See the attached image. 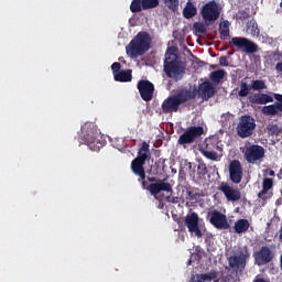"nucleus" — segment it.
<instances>
[{
    "mask_svg": "<svg viewBox=\"0 0 282 282\" xmlns=\"http://www.w3.org/2000/svg\"><path fill=\"white\" fill-rule=\"evenodd\" d=\"M149 160H151V149L149 143L143 141L141 148L138 150L137 158L131 162V171L139 177L138 182H140L141 188L149 191L153 197H158L162 191L173 195V186H171V183H166L164 180L154 176H147L144 165Z\"/></svg>",
    "mask_w": 282,
    "mask_h": 282,
    "instance_id": "nucleus-1",
    "label": "nucleus"
},
{
    "mask_svg": "<svg viewBox=\"0 0 282 282\" xmlns=\"http://www.w3.org/2000/svg\"><path fill=\"white\" fill-rule=\"evenodd\" d=\"M163 72L167 78H172L175 83L182 80L184 74H186L185 68L182 66V61H180V57L175 54L173 47H170L165 53Z\"/></svg>",
    "mask_w": 282,
    "mask_h": 282,
    "instance_id": "nucleus-2",
    "label": "nucleus"
},
{
    "mask_svg": "<svg viewBox=\"0 0 282 282\" xmlns=\"http://www.w3.org/2000/svg\"><path fill=\"white\" fill-rule=\"evenodd\" d=\"M151 34L148 32H139L126 46V53L130 58H138L139 56H144L149 50H151Z\"/></svg>",
    "mask_w": 282,
    "mask_h": 282,
    "instance_id": "nucleus-3",
    "label": "nucleus"
},
{
    "mask_svg": "<svg viewBox=\"0 0 282 282\" xmlns=\"http://www.w3.org/2000/svg\"><path fill=\"white\" fill-rule=\"evenodd\" d=\"M195 91L191 89H185L178 91L176 95L169 96L161 105L163 113H177L180 106L188 100L195 99Z\"/></svg>",
    "mask_w": 282,
    "mask_h": 282,
    "instance_id": "nucleus-4",
    "label": "nucleus"
},
{
    "mask_svg": "<svg viewBox=\"0 0 282 282\" xmlns=\"http://www.w3.org/2000/svg\"><path fill=\"white\" fill-rule=\"evenodd\" d=\"M82 133L78 137L79 144H86L90 151H100L102 143L98 139V130L93 123H85L82 129Z\"/></svg>",
    "mask_w": 282,
    "mask_h": 282,
    "instance_id": "nucleus-5",
    "label": "nucleus"
},
{
    "mask_svg": "<svg viewBox=\"0 0 282 282\" xmlns=\"http://www.w3.org/2000/svg\"><path fill=\"white\" fill-rule=\"evenodd\" d=\"M200 17L205 21V25H213L221 17V7L212 0L200 8Z\"/></svg>",
    "mask_w": 282,
    "mask_h": 282,
    "instance_id": "nucleus-6",
    "label": "nucleus"
},
{
    "mask_svg": "<svg viewBox=\"0 0 282 282\" xmlns=\"http://www.w3.org/2000/svg\"><path fill=\"white\" fill-rule=\"evenodd\" d=\"M203 135L204 127L191 126L178 137L177 144L186 149L187 144H195Z\"/></svg>",
    "mask_w": 282,
    "mask_h": 282,
    "instance_id": "nucleus-7",
    "label": "nucleus"
},
{
    "mask_svg": "<svg viewBox=\"0 0 282 282\" xmlns=\"http://www.w3.org/2000/svg\"><path fill=\"white\" fill-rule=\"evenodd\" d=\"M254 129H257V122L248 115L242 116L236 127L237 135L242 139L250 138Z\"/></svg>",
    "mask_w": 282,
    "mask_h": 282,
    "instance_id": "nucleus-8",
    "label": "nucleus"
},
{
    "mask_svg": "<svg viewBox=\"0 0 282 282\" xmlns=\"http://www.w3.org/2000/svg\"><path fill=\"white\" fill-rule=\"evenodd\" d=\"M229 45L230 47H238V50H242L247 54H257L259 52V45L248 37H232L229 41Z\"/></svg>",
    "mask_w": 282,
    "mask_h": 282,
    "instance_id": "nucleus-9",
    "label": "nucleus"
},
{
    "mask_svg": "<svg viewBox=\"0 0 282 282\" xmlns=\"http://www.w3.org/2000/svg\"><path fill=\"white\" fill-rule=\"evenodd\" d=\"M184 226H186L188 232L194 235V237H197V239H202L204 237V234L199 228V215L197 213H188L184 218Z\"/></svg>",
    "mask_w": 282,
    "mask_h": 282,
    "instance_id": "nucleus-10",
    "label": "nucleus"
},
{
    "mask_svg": "<svg viewBox=\"0 0 282 282\" xmlns=\"http://www.w3.org/2000/svg\"><path fill=\"white\" fill-rule=\"evenodd\" d=\"M250 257L248 248L241 249L238 256L229 257V267L237 272H243L246 270V261Z\"/></svg>",
    "mask_w": 282,
    "mask_h": 282,
    "instance_id": "nucleus-11",
    "label": "nucleus"
},
{
    "mask_svg": "<svg viewBox=\"0 0 282 282\" xmlns=\"http://www.w3.org/2000/svg\"><path fill=\"white\" fill-rule=\"evenodd\" d=\"M137 87L144 102H151V100H153V94L155 91V85H153V83L149 79H140Z\"/></svg>",
    "mask_w": 282,
    "mask_h": 282,
    "instance_id": "nucleus-12",
    "label": "nucleus"
},
{
    "mask_svg": "<svg viewBox=\"0 0 282 282\" xmlns=\"http://www.w3.org/2000/svg\"><path fill=\"white\" fill-rule=\"evenodd\" d=\"M208 216L210 217L209 224H212L214 228H217L218 230H228V228H230L228 218L221 212L214 209L208 214Z\"/></svg>",
    "mask_w": 282,
    "mask_h": 282,
    "instance_id": "nucleus-13",
    "label": "nucleus"
},
{
    "mask_svg": "<svg viewBox=\"0 0 282 282\" xmlns=\"http://www.w3.org/2000/svg\"><path fill=\"white\" fill-rule=\"evenodd\" d=\"M263 158H265V149L263 147L253 144L246 149L245 159L248 164H254V162H259Z\"/></svg>",
    "mask_w": 282,
    "mask_h": 282,
    "instance_id": "nucleus-14",
    "label": "nucleus"
},
{
    "mask_svg": "<svg viewBox=\"0 0 282 282\" xmlns=\"http://www.w3.org/2000/svg\"><path fill=\"white\" fill-rule=\"evenodd\" d=\"M257 265H268L274 259V251L268 246H263L259 251L253 253Z\"/></svg>",
    "mask_w": 282,
    "mask_h": 282,
    "instance_id": "nucleus-15",
    "label": "nucleus"
},
{
    "mask_svg": "<svg viewBox=\"0 0 282 282\" xmlns=\"http://www.w3.org/2000/svg\"><path fill=\"white\" fill-rule=\"evenodd\" d=\"M229 180L232 184H241V180H243V166L240 160H232L229 163Z\"/></svg>",
    "mask_w": 282,
    "mask_h": 282,
    "instance_id": "nucleus-16",
    "label": "nucleus"
},
{
    "mask_svg": "<svg viewBox=\"0 0 282 282\" xmlns=\"http://www.w3.org/2000/svg\"><path fill=\"white\" fill-rule=\"evenodd\" d=\"M160 6V0H132L130 11L134 14L142 12V10H153Z\"/></svg>",
    "mask_w": 282,
    "mask_h": 282,
    "instance_id": "nucleus-17",
    "label": "nucleus"
},
{
    "mask_svg": "<svg viewBox=\"0 0 282 282\" xmlns=\"http://www.w3.org/2000/svg\"><path fill=\"white\" fill-rule=\"evenodd\" d=\"M219 191L225 195L227 202H239L241 199V191L230 186L228 183H223Z\"/></svg>",
    "mask_w": 282,
    "mask_h": 282,
    "instance_id": "nucleus-18",
    "label": "nucleus"
},
{
    "mask_svg": "<svg viewBox=\"0 0 282 282\" xmlns=\"http://www.w3.org/2000/svg\"><path fill=\"white\" fill-rule=\"evenodd\" d=\"M275 102L273 105L264 106L262 112L265 116H276L279 111L282 113V95L274 94Z\"/></svg>",
    "mask_w": 282,
    "mask_h": 282,
    "instance_id": "nucleus-19",
    "label": "nucleus"
},
{
    "mask_svg": "<svg viewBox=\"0 0 282 282\" xmlns=\"http://www.w3.org/2000/svg\"><path fill=\"white\" fill-rule=\"evenodd\" d=\"M198 94L202 96V98L208 100L215 96V86H213L210 82H204L198 87Z\"/></svg>",
    "mask_w": 282,
    "mask_h": 282,
    "instance_id": "nucleus-20",
    "label": "nucleus"
},
{
    "mask_svg": "<svg viewBox=\"0 0 282 282\" xmlns=\"http://www.w3.org/2000/svg\"><path fill=\"white\" fill-rule=\"evenodd\" d=\"M192 282H219L217 279V271L212 270L208 273L196 274L192 276Z\"/></svg>",
    "mask_w": 282,
    "mask_h": 282,
    "instance_id": "nucleus-21",
    "label": "nucleus"
},
{
    "mask_svg": "<svg viewBox=\"0 0 282 282\" xmlns=\"http://www.w3.org/2000/svg\"><path fill=\"white\" fill-rule=\"evenodd\" d=\"M250 102L252 105H268V102H274V97L268 94L258 93L250 97Z\"/></svg>",
    "mask_w": 282,
    "mask_h": 282,
    "instance_id": "nucleus-22",
    "label": "nucleus"
},
{
    "mask_svg": "<svg viewBox=\"0 0 282 282\" xmlns=\"http://www.w3.org/2000/svg\"><path fill=\"white\" fill-rule=\"evenodd\" d=\"M250 229V221L246 218L238 219L234 225V232L236 235H243L247 230Z\"/></svg>",
    "mask_w": 282,
    "mask_h": 282,
    "instance_id": "nucleus-23",
    "label": "nucleus"
},
{
    "mask_svg": "<svg viewBox=\"0 0 282 282\" xmlns=\"http://www.w3.org/2000/svg\"><path fill=\"white\" fill-rule=\"evenodd\" d=\"M247 34H250L252 39H258V36L261 34V30H259V24L257 23V20L252 19L247 23Z\"/></svg>",
    "mask_w": 282,
    "mask_h": 282,
    "instance_id": "nucleus-24",
    "label": "nucleus"
},
{
    "mask_svg": "<svg viewBox=\"0 0 282 282\" xmlns=\"http://www.w3.org/2000/svg\"><path fill=\"white\" fill-rule=\"evenodd\" d=\"M184 19H193V17H197V7L188 0L183 9Z\"/></svg>",
    "mask_w": 282,
    "mask_h": 282,
    "instance_id": "nucleus-25",
    "label": "nucleus"
},
{
    "mask_svg": "<svg viewBox=\"0 0 282 282\" xmlns=\"http://www.w3.org/2000/svg\"><path fill=\"white\" fill-rule=\"evenodd\" d=\"M113 78L117 83H131V80L133 79L132 70H121L117 73Z\"/></svg>",
    "mask_w": 282,
    "mask_h": 282,
    "instance_id": "nucleus-26",
    "label": "nucleus"
},
{
    "mask_svg": "<svg viewBox=\"0 0 282 282\" xmlns=\"http://www.w3.org/2000/svg\"><path fill=\"white\" fill-rule=\"evenodd\" d=\"M219 34L221 41H227L230 37V22L228 20L219 24Z\"/></svg>",
    "mask_w": 282,
    "mask_h": 282,
    "instance_id": "nucleus-27",
    "label": "nucleus"
},
{
    "mask_svg": "<svg viewBox=\"0 0 282 282\" xmlns=\"http://www.w3.org/2000/svg\"><path fill=\"white\" fill-rule=\"evenodd\" d=\"M274 186V181L272 178H264L262 182V191L258 194L260 199H265V195H268V191H270Z\"/></svg>",
    "mask_w": 282,
    "mask_h": 282,
    "instance_id": "nucleus-28",
    "label": "nucleus"
},
{
    "mask_svg": "<svg viewBox=\"0 0 282 282\" xmlns=\"http://www.w3.org/2000/svg\"><path fill=\"white\" fill-rule=\"evenodd\" d=\"M250 86L253 91H263V89H268V85H265L263 79H253Z\"/></svg>",
    "mask_w": 282,
    "mask_h": 282,
    "instance_id": "nucleus-29",
    "label": "nucleus"
},
{
    "mask_svg": "<svg viewBox=\"0 0 282 282\" xmlns=\"http://www.w3.org/2000/svg\"><path fill=\"white\" fill-rule=\"evenodd\" d=\"M224 76H226V70L224 69L214 70L210 73V80L213 83H221V80H224Z\"/></svg>",
    "mask_w": 282,
    "mask_h": 282,
    "instance_id": "nucleus-30",
    "label": "nucleus"
},
{
    "mask_svg": "<svg viewBox=\"0 0 282 282\" xmlns=\"http://www.w3.org/2000/svg\"><path fill=\"white\" fill-rule=\"evenodd\" d=\"M251 89H252V87L250 85H248V83L241 82L240 83V90L238 91V96L240 98H247V96L250 95Z\"/></svg>",
    "mask_w": 282,
    "mask_h": 282,
    "instance_id": "nucleus-31",
    "label": "nucleus"
},
{
    "mask_svg": "<svg viewBox=\"0 0 282 282\" xmlns=\"http://www.w3.org/2000/svg\"><path fill=\"white\" fill-rule=\"evenodd\" d=\"M163 3L171 12H177L180 10V0H163Z\"/></svg>",
    "mask_w": 282,
    "mask_h": 282,
    "instance_id": "nucleus-32",
    "label": "nucleus"
},
{
    "mask_svg": "<svg viewBox=\"0 0 282 282\" xmlns=\"http://www.w3.org/2000/svg\"><path fill=\"white\" fill-rule=\"evenodd\" d=\"M206 175H208V166H206V163L200 162L197 165V176L198 180H206Z\"/></svg>",
    "mask_w": 282,
    "mask_h": 282,
    "instance_id": "nucleus-33",
    "label": "nucleus"
},
{
    "mask_svg": "<svg viewBox=\"0 0 282 282\" xmlns=\"http://www.w3.org/2000/svg\"><path fill=\"white\" fill-rule=\"evenodd\" d=\"M200 153L202 155H204V158H207V160H213V162H219V154H217V152L200 149Z\"/></svg>",
    "mask_w": 282,
    "mask_h": 282,
    "instance_id": "nucleus-34",
    "label": "nucleus"
},
{
    "mask_svg": "<svg viewBox=\"0 0 282 282\" xmlns=\"http://www.w3.org/2000/svg\"><path fill=\"white\" fill-rule=\"evenodd\" d=\"M193 32L194 34H206V32H208V29L206 28V24L202 22H195L193 24Z\"/></svg>",
    "mask_w": 282,
    "mask_h": 282,
    "instance_id": "nucleus-35",
    "label": "nucleus"
},
{
    "mask_svg": "<svg viewBox=\"0 0 282 282\" xmlns=\"http://www.w3.org/2000/svg\"><path fill=\"white\" fill-rule=\"evenodd\" d=\"M267 131L269 135H279L282 131L281 127L279 124L269 123L267 126Z\"/></svg>",
    "mask_w": 282,
    "mask_h": 282,
    "instance_id": "nucleus-36",
    "label": "nucleus"
},
{
    "mask_svg": "<svg viewBox=\"0 0 282 282\" xmlns=\"http://www.w3.org/2000/svg\"><path fill=\"white\" fill-rule=\"evenodd\" d=\"M198 197H199L198 193H195V192H193L191 189L186 191L185 199H188L189 202H195V200H197Z\"/></svg>",
    "mask_w": 282,
    "mask_h": 282,
    "instance_id": "nucleus-37",
    "label": "nucleus"
},
{
    "mask_svg": "<svg viewBox=\"0 0 282 282\" xmlns=\"http://www.w3.org/2000/svg\"><path fill=\"white\" fill-rule=\"evenodd\" d=\"M121 68H122V64H120V62H115V63L111 65V69H112L113 77L116 76V74H119V72H121V70H120Z\"/></svg>",
    "mask_w": 282,
    "mask_h": 282,
    "instance_id": "nucleus-38",
    "label": "nucleus"
},
{
    "mask_svg": "<svg viewBox=\"0 0 282 282\" xmlns=\"http://www.w3.org/2000/svg\"><path fill=\"white\" fill-rule=\"evenodd\" d=\"M219 65H220V67H228V57H226V56H220L219 57Z\"/></svg>",
    "mask_w": 282,
    "mask_h": 282,
    "instance_id": "nucleus-39",
    "label": "nucleus"
},
{
    "mask_svg": "<svg viewBox=\"0 0 282 282\" xmlns=\"http://www.w3.org/2000/svg\"><path fill=\"white\" fill-rule=\"evenodd\" d=\"M166 202H169L170 204H180V197H171V196H166Z\"/></svg>",
    "mask_w": 282,
    "mask_h": 282,
    "instance_id": "nucleus-40",
    "label": "nucleus"
},
{
    "mask_svg": "<svg viewBox=\"0 0 282 282\" xmlns=\"http://www.w3.org/2000/svg\"><path fill=\"white\" fill-rule=\"evenodd\" d=\"M253 282H269V281L263 278L256 276Z\"/></svg>",
    "mask_w": 282,
    "mask_h": 282,
    "instance_id": "nucleus-41",
    "label": "nucleus"
},
{
    "mask_svg": "<svg viewBox=\"0 0 282 282\" xmlns=\"http://www.w3.org/2000/svg\"><path fill=\"white\" fill-rule=\"evenodd\" d=\"M279 239H280V241H281V243H282V226H281V228H280V236H279Z\"/></svg>",
    "mask_w": 282,
    "mask_h": 282,
    "instance_id": "nucleus-42",
    "label": "nucleus"
},
{
    "mask_svg": "<svg viewBox=\"0 0 282 282\" xmlns=\"http://www.w3.org/2000/svg\"><path fill=\"white\" fill-rule=\"evenodd\" d=\"M235 54V50L228 52V56H232Z\"/></svg>",
    "mask_w": 282,
    "mask_h": 282,
    "instance_id": "nucleus-43",
    "label": "nucleus"
},
{
    "mask_svg": "<svg viewBox=\"0 0 282 282\" xmlns=\"http://www.w3.org/2000/svg\"><path fill=\"white\" fill-rule=\"evenodd\" d=\"M269 175H270L271 177H274V171L271 170V171L269 172Z\"/></svg>",
    "mask_w": 282,
    "mask_h": 282,
    "instance_id": "nucleus-44",
    "label": "nucleus"
},
{
    "mask_svg": "<svg viewBox=\"0 0 282 282\" xmlns=\"http://www.w3.org/2000/svg\"><path fill=\"white\" fill-rule=\"evenodd\" d=\"M187 166H188L189 170L193 169V163L189 162V163L187 164Z\"/></svg>",
    "mask_w": 282,
    "mask_h": 282,
    "instance_id": "nucleus-45",
    "label": "nucleus"
},
{
    "mask_svg": "<svg viewBox=\"0 0 282 282\" xmlns=\"http://www.w3.org/2000/svg\"><path fill=\"white\" fill-rule=\"evenodd\" d=\"M223 50H228V46H225Z\"/></svg>",
    "mask_w": 282,
    "mask_h": 282,
    "instance_id": "nucleus-46",
    "label": "nucleus"
},
{
    "mask_svg": "<svg viewBox=\"0 0 282 282\" xmlns=\"http://www.w3.org/2000/svg\"><path fill=\"white\" fill-rule=\"evenodd\" d=\"M280 8H282V0H281V3H280Z\"/></svg>",
    "mask_w": 282,
    "mask_h": 282,
    "instance_id": "nucleus-47",
    "label": "nucleus"
}]
</instances>
